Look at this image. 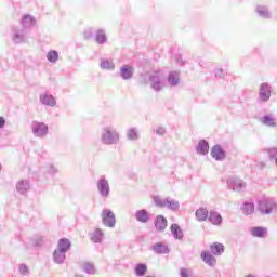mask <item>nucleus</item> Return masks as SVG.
<instances>
[{
  "mask_svg": "<svg viewBox=\"0 0 277 277\" xmlns=\"http://www.w3.org/2000/svg\"><path fill=\"white\" fill-rule=\"evenodd\" d=\"M5 127V118L0 117V129H3Z\"/></svg>",
  "mask_w": 277,
  "mask_h": 277,
  "instance_id": "44",
  "label": "nucleus"
},
{
  "mask_svg": "<svg viewBox=\"0 0 277 277\" xmlns=\"http://www.w3.org/2000/svg\"><path fill=\"white\" fill-rule=\"evenodd\" d=\"M258 211L261 215H272V213L277 211V203L263 199L258 202Z\"/></svg>",
  "mask_w": 277,
  "mask_h": 277,
  "instance_id": "4",
  "label": "nucleus"
},
{
  "mask_svg": "<svg viewBox=\"0 0 277 277\" xmlns=\"http://www.w3.org/2000/svg\"><path fill=\"white\" fill-rule=\"evenodd\" d=\"M22 25L24 29H29V27H34V25H36V18L31 15H25L22 18Z\"/></svg>",
  "mask_w": 277,
  "mask_h": 277,
  "instance_id": "23",
  "label": "nucleus"
},
{
  "mask_svg": "<svg viewBox=\"0 0 277 277\" xmlns=\"http://www.w3.org/2000/svg\"><path fill=\"white\" fill-rule=\"evenodd\" d=\"M150 88L155 90V92H161L163 88H166V76L163 71H154L148 77Z\"/></svg>",
  "mask_w": 277,
  "mask_h": 277,
  "instance_id": "1",
  "label": "nucleus"
},
{
  "mask_svg": "<svg viewBox=\"0 0 277 277\" xmlns=\"http://www.w3.org/2000/svg\"><path fill=\"white\" fill-rule=\"evenodd\" d=\"M100 66L103 70H114L116 68V65L107 58H103Z\"/></svg>",
  "mask_w": 277,
  "mask_h": 277,
  "instance_id": "32",
  "label": "nucleus"
},
{
  "mask_svg": "<svg viewBox=\"0 0 277 277\" xmlns=\"http://www.w3.org/2000/svg\"><path fill=\"white\" fill-rule=\"evenodd\" d=\"M261 122L264 124V127H271L272 129L277 127L276 117H274V115H266L262 117Z\"/></svg>",
  "mask_w": 277,
  "mask_h": 277,
  "instance_id": "15",
  "label": "nucleus"
},
{
  "mask_svg": "<svg viewBox=\"0 0 277 277\" xmlns=\"http://www.w3.org/2000/svg\"><path fill=\"white\" fill-rule=\"evenodd\" d=\"M269 159H276L277 157V148H271L267 150Z\"/></svg>",
  "mask_w": 277,
  "mask_h": 277,
  "instance_id": "40",
  "label": "nucleus"
},
{
  "mask_svg": "<svg viewBox=\"0 0 277 277\" xmlns=\"http://www.w3.org/2000/svg\"><path fill=\"white\" fill-rule=\"evenodd\" d=\"M210 250L212 254H214L215 256H220L224 252V245L220 242H214L210 246Z\"/></svg>",
  "mask_w": 277,
  "mask_h": 277,
  "instance_id": "27",
  "label": "nucleus"
},
{
  "mask_svg": "<svg viewBox=\"0 0 277 277\" xmlns=\"http://www.w3.org/2000/svg\"><path fill=\"white\" fill-rule=\"evenodd\" d=\"M179 81H180V78H179V72L176 71H173L169 75L168 77V82L170 83V85H179Z\"/></svg>",
  "mask_w": 277,
  "mask_h": 277,
  "instance_id": "34",
  "label": "nucleus"
},
{
  "mask_svg": "<svg viewBox=\"0 0 277 277\" xmlns=\"http://www.w3.org/2000/svg\"><path fill=\"white\" fill-rule=\"evenodd\" d=\"M134 72H135V69L133 68V66L123 65V66L120 68L119 76H120L124 81H129V79H133Z\"/></svg>",
  "mask_w": 277,
  "mask_h": 277,
  "instance_id": "10",
  "label": "nucleus"
},
{
  "mask_svg": "<svg viewBox=\"0 0 277 277\" xmlns=\"http://www.w3.org/2000/svg\"><path fill=\"white\" fill-rule=\"evenodd\" d=\"M16 189L19 194H25L26 192H29L30 186H29V181L27 180H22L16 184Z\"/></svg>",
  "mask_w": 277,
  "mask_h": 277,
  "instance_id": "25",
  "label": "nucleus"
},
{
  "mask_svg": "<svg viewBox=\"0 0 277 277\" xmlns=\"http://www.w3.org/2000/svg\"><path fill=\"white\" fill-rule=\"evenodd\" d=\"M0 170H1V164H0Z\"/></svg>",
  "mask_w": 277,
  "mask_h": 277,
  "instance_id": "48",
  "label": "nucleus"
},
{
  "mask_svg": "<svg viewBox=\"0 0 277 277\" xmlns=\"http://www.w3.org/2000/svg\"><path fill=\"white\" fill-rule=\"evenodd\" d=\"M198 155H207L209 153V142L201 140L196 148Z\"/></svg>",
  "mask_w": 277,
  "mask_h": 277,
  "instance_id": "22",
  "label": "nucleus"
},
{
  "mask_svg": "<svg viewBox=\"0 0 277 277\" xmlns=\"http://www.w3.org/2000/svg\"><path fill=\"white\" fill-rule=\"evenodd\" d=\"M84 37H85V38H92V30H87V31L84 32Z\"/></svg>",
  "mask_w": 277,
  "mask_h": 277,
  "instance_id": "45",
  "label": "nucleus"
},
{
  "mask_svg": "<svg viewBox=\"0 0 277 277\" xmlns=\"http://www.w3.org/2000/svg\"><path fill=\"white\" fill-rule=\"evenodd\" d=\"M127 137L131 142H135L136 140H140V132L137 131V128H130L127 131Z\"/></svg>",
  "mask_w": 277,
  "mask_h": 277,
  "instance_id": "30",
  "label": "nucleus"
},
{
  "mask_svg": "<svg viewBox=\"0 0 277 277\" xmlns=\"http://www.w3.org/2000/svg\"><path fill=\"white\" fill-rule=\"evenodd\" d=\"M104 237H105V234L103 233V229L96 228L91 234V241H93V243H102Z\"/></svg>",
  "mask_w": 277,
  "mask_h": 277,
  "instance_id": "16",
  "label": "nucleus"
},
{
  "mask_svg": "<svg viewBox=\"0 0 277 277\" xmlns=\"http://www.w3.org/2000/svg\"><path fill=\"white\" fill-rule=\"evenodd\" d=\"M32 133L36 137H44L49 133V127L42 122H32Z\"/></svg>",
  "mask_w": 277,
  "mask_h": 277,
  "instance_id": "7",
  "label": "nucleus"
},
{
  "mask_svg": "<svg viewBox=\"0 0 277 277\" xmlns=\"http://www.w3.org/2000/svg\"><path fill=\"white\" fill-rule=\"evenodd\" d=\"M154 252H156V254H168V252H170V249H168V246L158 242L153 247Z\"/></svg>",
  "mask_w": 277,
  "mask_h": 277,
  "instance_id": "28",
  "label": "nucleus"
},
{
  "mask_svg": "<svg viewBox=\"0 0 277 277\" xmlns=\"http://www.w3.org/2000/svg\"><path fill=\"white\" fill-rule=\"evenodd\" d=\"M96 187L102 198H109L111 188L109 187V181L106 180L105 175L97 180Z\"/></svg>",
  "mask_w": 277,
  "mask_h": 277,
  "instance_id": "5",
  "label": "nucleus"
},
{
  "mask_svg": "<svg viewBox=\"0 0 277 277\" xmlns=\"http://www.w3.org/2000/svg\"><path fill=\"white\" fill-rule=\"evenodd\" d=\"M156 133H157V135H164V134H166V128L159 127V128L156 130Z\"/></svg>",
  "mask_w": 277,
  "mask_h": 277,
  "instance_id": "42",
  "label": "nucleus"
},
{
  "mask_svg": "<svg viewBox=\"0 0 277 277\" xmlns=\"http://www.w3.org/2000/svg\"><path fill=\"white\" fill-rule=\"evenodd\" d=\"M171 233H172V235H173V237H174L175 239H179V240L183 239V229H181V227L179 226V224L173 223V224L171 225Z\"/></svg>",
  "mask_w": 277,
  "mask_h": 277,
  "instance_id": "26",
  "label": "nucleus"
},
{
  "mask_svg": "<svg viewBox=\"0 0 277 277\" xmlns=\"http://www.w3.org/2000/svg\"><path fill=\"white\" fill-rule=\"evenodd\" d=\"M82 267L85 274H96V267L91 262H84Z\"/></svg>",
  "mask_w": 277,
  "mask_h": 277,
  "instance_id": "36",
  "label": "nucleus"
},
{
  "mask_svg": "<svg viewBox=\"0 0 277 277\" xmlns=\"http://www.w3.org/2000/svg\"><path fill=\"white\" fill-rule=\"evenodd\" d=\"M215 76L222 79L224 77V69H216L215 70Z\"/></svg>",
  "mask_w": 277,
  "mask_h": 277,
  "instance_id": "43",
  "label": "nucleus"
},
{
  "mask_svg": "<svg viewBox=\"0 0 277 277\" xmlns=\"http://www.w3.org/2000/svg\"><path fill=\"white\" fill-rule=\"evenodd\" d=\"M134 272H135V275L138 277L146 276V272H148V266H146V264L144 263H138L136 264Z\"/></svg>",
  "mask_w": 277,
  "mask_h": 277,
  "instance_id": "29",
  "label": "nucleus"
},
{
  "mask_svg": "<svg viewBox=\"0 0 277 277\" xmlns=\"http://www.w3.org/2000/svg\"><path fill=\"white\" fill-rule=\"evenodd\" d=\"M250 233H251L252 237H259L260 239H263V237H266V235H267V228L251 227Z\"/></svg>",
  "mask_w": 277,
  "mask_h": 277,
  "instance_id": "18",
  "label": "nucleus"
},
{
  "mask_svg": "<svg viewBox=\"0 0 277 277\" xmlns=\"http://www.w3.org/2000/svg\"><path fill=\"white\" fill-rule=\"evenodd\" d=\"M154 203L156 205V207H159L160 209H169V211H179V209H181V205L179 203V201L170 197L161 199V197L155 196Z\"/></svg>",
  "mask_w": 277,
  "mask_h": 277,
  "instance_id": "2",
  "label": "nucleus"
},
{
  "mask_svg": "<svg viewBox=\"0 0 277 277\" xmlns=\"http://www.w3.org/2000/svg\"><path fill=\"white\" fill-rule=\"evenodd\" d=\"M208 220L214 226H220V224H222V215H220V213H217L216 211H210Z\"/></svg>",
  "mask_w": 277,
  "mask_h": 277,
  "instance_id": "20",
  "label": "nucleus"
},
{
  "mask_svg": "<svg viewBox=\"0 0 277 277\" xmlns=\"http://www.w3.org/2000/svg\"><path fill=\"white\" fill-rule=\"evenodd\" d=\"M201 259L203 263H206L210 267H214L215 263H217V260L215 259V256L211 255V253L207 251L201 252Z\"/></svg>",
  "mask_w": 277,
  "mask_h": 277,
  "instance_id": "14",
  "label": "nucleus"
},
{
  "mask_svg": "<svg viewBox=\"0 0 277 277\" xmlns=\"http://www.w3.org/2000/svg\"><path fill=\"white\" fill-rule=\"evenodd\" d=\"M53 260H54V263L62 265V263L66 261V253L64 251H60L58 249H55L53 253Z\"/></svg>",
  "mask_w": 277,
  "mask_h": 277,
  "instance_id": "24",
  "label": "nucleus"
},
{
  "mask_svg": "<svg viewBox=\"0 0 277 277\" xmlns=\"http://www.w3.org/2000/svg\"><path fill=\"white\" fill-rule=\"evenodd\" d=\"M256 13L262 18H269V16H271L269 11L266 9V6H258L256 8Z\"/></svg>",
  "mask_w": 277,
  "mask_h": 277,
  "instance_id": "37",
  "label": "nucleus"
},
{
  "mask_svg": "<svg viewBox=\"0 0 277 277\" xmlns=\"http://www.w3.org/2000/svg\"><path fill=\"white\" fill-rule=\"evenodd\" d=\"M155 226L159 233H163L168 228V220L163 215H158L155 219Z\"/></svg>",
  "mask_w": 277,
  "mask_h": 277,
  "instance_id": "13",
  "label": "nucleus"
},
{
  "mask_svg": "<svg viewBox=\"0 0 277 277\" xmlns=\"http://www.w3.org/2000/svg\"><path fill=\"white\" fill-rule=\"evenodd\" d=\"M19 273L23 274L24 276L29 274V267H27V265H25V264H22L19 266Z\"/></svg>",
  "mask_w": 277,
  "mask_h": 277,
  "instance_id": "41",
  "label": "nucleus"
},
{
  "mask_svg": "<svg viewBox=\"0 0 277 277\" xmlns=\"http://www.w3.org/2000/svg\"><path fill=\"white\" fill-rule=\"evenodd\" d=\"M95 40L97 44H105V42H107V35H105V30L98 29Z\"/></svg>",
  "mask_w": 277,
  "mask_h": 277,
  "instance_id": "33",
  "label": "nucleus"
},
{
  "mask_svg": "<svg viewBox=\"0 0 277 277\" xmlns=\"http://www.w3.org/2000/svg\"><path fill=\"white\" fill-rule=\"evenodd\" d=\"M76 277H83V275H76Z\"/></svg>",
  "mask_w": 277,
  "mask_h": 277,
  "instance_id": "46",
  "label": "nucleus"
},
{
  "mask_svg": "<svg viewBox=\"0 0 277 277\" xmlns=\"http://www.w3.org/2000/svg\"><path fill=\"white\" fill-rule=\"evenodd\" d=\"M227 186L229 189H233V192H243V189H246L243 180H239V177H229L227 180Z\"/></svg>",
  "mask_w": 277,
  "mask_h": 277,
  "instance_id": "8",
  "label": "nucleus"
},
{
  "mask_svg": "<svg viewBox=\"0 0 277 277\" xmlns=\"http://www.w3.org/2000/svg\"><path fill=\"white\" fill-rule=\"evenodd\" d=\"M13 41L16 44H21V42H25V30H16L13 36Z\"/></svg>",
  "mask_w": 277,
  "mask_h": 277,
  "instance_id": "31",
  "label": "nucleus"
},
{
  "mask_svg": "<svg viewBox=\"0 0 277 277\" xmlns=\"http://www.w3.org/2000/svg\"><path fill=\"white\" fill-rule=\"evenodd\" d=\"M211 157L215 161H224L226 159V151L220 145H214L211 149Z\"/></svg>",
  "mask_w": 277,
  "mask_h": 277,
  "instance_id": "9",
  "label": "nucleus"
},
{
  "mask_svg": "<svg viewBox=\"0 0 277 277\" xmlns=\"http://www.w3.org/2000/svg\"><path fill=\"white\" fill-rule=\"evenodd\" d=\"M40 101L43 105H48L50 107H55V97L51 94H43L40 96Z\"/></svg>",
  "mask_w": 277,
  "mask_h": 277,
  "instance_id": "21",
  "label": "nucleus"
},
{
  "mask_svg": "<svg viewBox=\"0 0 277 277\" xmlns=\"http://www.w3.org/2000/svg\"><path fill=\"white\" fill-rule=\"evenodd\" d=\"M272 97V87L268 83H262L260 85V98L264 103Z\"/></svg>",
  "mask_w": 277,
  "mask_h": 277,
  "instance_id": "11",
  "label": "nucleus"
},
{
  "mask_svg": "<svg viewBox=\"0 0 277 277\" xmlns=\"http://www.w3.org/2000/svg\"><path fill=\"white\" fill-rule=\"evenodd\" d=\"M195 215L198 222H207L209 217V210H207L206 208H199L198 210H196Z\"/></svg>",
  "mask_w": 277,
  "mask_h": 277,
  "instance_id": "19",
  "label": "nucleus"
},
{
  "mask_svg": "<svg viewBox=\"0 0 277 277\" xmlns=\"http://www.w3.org/2000/svg\"><path fill=\"white\" fill-rule=\"evenodd\" d=\"M135 220L141 222V224H147V222L150 221V213L144 209L137 210L135 213Z\"/></svg>",
  "mask_w": 277,
  "mask_h": 277,
  "instance_id": "12",
  "label": "nucleus"
},
{
  "mask_svg": "<svg viewBox=\"0 0 277 277\" xmlns=\"http://www.w3.org/2000/svg\"><path fill=\"white\" fill-rule=\"evenodd\" d=\"M72 245L70 243V240L67 239V238H62L58 240V243H57V248L56 250L61 251V252H68V250H70V247Z\"/></svg>",
  "mask_w": 277,
  "mask_h": 277,
  "instance_id": "17",
  "label": "nucleus"
},
{
  "mask_svg": "<svg viewBox=\"0 0 277 277\" xmlns=\"http://www.w3.org/2000/svg\"><path fill=\"white\" fill-rule=\"evenodd\" d=\"M48 62H51L52 64H55L57 60H60V54H57V51H50L47 55Z\"/></svg>",
  "mask_w": 277,
  "mask_h": 277,
  "instance_id": "38",
  "label": "nucleus"
},
{
  "mask_svg": "<svg viewBox=\"0 0 277 277\" xmlns=\"http://www.w3.org/2000/svg\"><path fill=\"white\" fill-rule=\"evenodd\" d=\"M241 209L245 215H252L254 213V203L246 202Z\"/></svg>",
  "mask_w": 277,
  "mask_h": 277,
  "instance_id": "35",
  "label": "nucleus"
},
{
  "mask_svg": "<svg viewBox=\"0 0 277 277\" xmlns=\"http://www.w3.org/2000/svg\"><path fill=\"white\" fill-rule=\"evenodd\" d=\"M102 224L108 228H114L116 226V214L109 209H104L101 213Z\"/></svg>",
  "mask_w": 277,
  "mask_h": 277,
  "instance_id": "6",
  "label": "nucleus"
},
{
  "mask_svg": "<svg viewBox=\"0 0 277 277\" xmlns=\"http://www.w3.org/2000/svg\"><path fill=\"white\" fill-rule=\"evenodd\" d=\"M247 277H254V275H249V276H247Z\"/></svg>",
  "mask_w": 277,
  "mask_h": 277,
  "instance_id": "47",
  "label": "nucleus"
},
{
  "mask_svg": "<svg viewBox=\"0 0 277 277\" xmlns=\"http://www.w3.org/2000/svg\"><path fill=\"white\" fill-rule=\"evenodd\" d=\"M101 142L108 146H111L113 144H118V142H120V134H118V131L116 130H111L110 128H104L101 132Z\"/></svg>",
  "mask_w": 277,
  "mask_h": 277,
  "instance_id": "3",
  "label": "nucleus"
},
{
  "mask_svg": "<svg viewBox=\"0 0 277 277\" xmlns=\"http://www.w3.org/2000/svg\"><path fill=\"white\" fill-rule=\"evenodd\" d=\"M181 277H190L192 276V268H181L180 269Z\"/></svg>",
  "mask_w": 277,
  "mask_h": 277,
  "instance_id": "39",
  "label": "nucleus"
}]
</instances>
